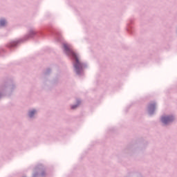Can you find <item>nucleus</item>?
Masks as SVG:
<instances>
[{"label":"nucleus","instance_id":"obj_1","mask_svg":"<svg viewBox=\"0 0 177 177\" xmlns=\"http://www.w3.org/2000/svg\"><path fill=\"white\" fill-rule=\"evenodd\" d=\"M64 48L67 52L68 55L69 56H72L73 59L75 60V68L76 69L77 73H78V70L82 68V64L81 62H80V59H78V55H77V53L73 50V48L70 46L68 44H64Z\"/></svg>","mask_w":177,"mask_h":177},{"label":"nucleus","instance_id":"obj_2","mask_svg":"<svg viewBox=\"0 0 177 177\" xmlns=\"http://www.w3.org/2000/svg\"><path fill=\"white\" fill-rule=\"evenodd\" d=\"M174 121V117L172 116H165L162 118V122L163 124H169V122H172Z\"/></svg>","mask_w":177,"mask_h":177},{"label":"nucleus","instance_id":"obj_3","mask_svg":"<svg viewBox=\"0 0 177 177\" xmlns=\"http://www.w3.org/2000/svg\"><path fill=\"white\" fill-rule=\"evenodd\" d=\"M35 113H36L35 110L31 111L30 112H29V117H33Z\"/></svg>","mask_w":177,"mask_h":177},{"label":"nucleus","instance_id":"obj_4","mask_svg":"<svg viewBox=\"0 0 177 177\" xmlns=\"http://www.w3.org/2000/svg\"><path fill=\"white\" fill-rule=\"evenodd\" d=\"M5 24H6V21H5V19H1L0 21V26H5Z\"/></svg>","mask_w":177,"mask_h":177},{"label":"nucleus","instance_id":"obj_5","mask_svg":"<svg viewBox=\"0 0 177 177\" xmlns=\"http://www.w3.org/2000/svg\"><path fill=\"white\" fill-rule=\"evenodd\" d=\"M78 106L77 105H74V106H72L71 109H77Z\"/></svg>","mask_w":177,"mask_h":177}]
</instances>
